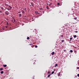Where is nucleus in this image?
Segmentation results:
<instances>
[{
    "instance_id": "nucleus-45",
    "label": "nucleus",
    "mask_w": 79,
    "mask_h": 79,
    "mask_svg": "<svg viewBox=\"0 0 79 79\" xmlns=\"http://www.w3.org/2000/svg\"><path fill=\"white\" fill-rule=\"evenodd\" d=\"M32 1H33L34 2V0H32Z\"/></svg>"
},
{
    "instance_id": "nucleus-40",
    "label": "nucleus",
    "mask_w": 79,
    "mask_h": 79,
    "mask_svg": "<svg viewBox=\"0 0 79 79\" xmlns=\"http://www.w3.org/2000/svg\"><path fill=\"white\" fill-rule=\"evenodd\" d=\"M14 22H15V19H14Z\"/></svg>"
},
{
    "instance_id": "nucleus-33",
    "label": "nucleus",
    "mask_w": 79,
    "mask_h": 79,
    "mask_svg": "<svg viewBox=\"0 0 79 79\" xmlns=\"http://www.w3.org/2000/svg\"><path fill=\"white\" fill-rule=\"evenodd\" d=\"M48 74H50V72H48Z\"/></svg>"
},
{
    "instance_id": "nucleus-24",
    "label": "nucleus",
    "mask_w": 79,
    "mask_h": 79,
    "mask_svg": "<svg viewBox=\"0 0 79 79\" xmlns=\"http://www.w3.org/2000/svg\"><path fill=\"white\" fill-rule=\"evenodd\" d=\"M29 39H30V38H29V37H27V39L29 40Z\"/></svg>"
},
{
    "instance_id": "nucleus-17",
    "label": "nucleus",
    "mask_w": 79,
    "mask_h": 79,
    "mask_svg": "<svg viewBox=\"0 0 79 79\" xmlns=\"http://www.w3.org/2000/svg\"><path fill=\"white\" fill-rule=\"evenodd\" d=\"M74 37V38H76V37H77V36H76V35H75L73 36Z\"/></svg>"
},
{
    "instance_id": "nucleus-47",
    "label": "nucleus",
    "mask_w": 79,
    "mask_h": 79,
    "mask_svg": "<svg viewBox=\"0 0 79 79\" xmlns=\"http://www.w3.org/2000/svg\"><path fill=\"white\" fill-rule=\"evenodd\" d=\"M33 79H34V78H33Z\"/></svg>"
},
{
    "instance_id": "nucleus-8",
    "label": "nucleus",
    "mask_w": 79,
    "mask_h": 79,
    "mask_svg": "<svg viewBox=\"0 0 79 79\" xmlns=\"http://www.w3.org/2000/svg\"><path fill=\"white\" fill-rule=\"evenodd\" d=\"M77 64H78V66H79V60H78L77 61Z\"/></svg>"
},
{
    "instance_id": "nucleus-13",
    "label": "nucleus",
    "mask_w": 79,
    "mask_h": 79,
    "mask_svg": "<svg viewBox=\"0 0 79 79\" xmlns=\"http://www.w3.org/2000/svg\"><path fill=\"white\" fill-rule=\"evenodd\" d=\"M6 10H10V9L8 8H6Z\"/></svg>"
},
{
    "instance_id": "nucleus-25",
    "label": "nucleus",
    "mask_w": 79,
    "mask_h": 79,
    "mask_svg": "<svg viewBox=\"0 0 79 79\" xmlns=\"http://www.w3.org/2000/svg\"><path fill=\"white\" fill-rule=\"evenodd\" d=\"M60 3H57V5H60Z\"/></svg>"
},
{
    "instance_id": "nucleus-28",
    "label": "nucleus",
    "mask_w": 79,
    "mask_h": 79,
    "mask_svg": "<svg viewBox=\"0 0 79 79\" xmlns=\"http://www.w3.org/2000/svg\"><path fill=\"white\" fill-rule=\"evenodd\" d=\"M77 69H79V67H77Z\"/></svg>"
},
{
    "instance_id": "nucleus-35",
    "label": "nucleus",
    "mask_w": 79,
    "mask_h": 79,
    "mask_svg": "<svg viewBox=\"0 0 79 79\" xmlns=\"http://www.w3.org/2000/svg\"><path fill=\"white\" fill-rule=\"evenodd\" d=\"M0 13H2V11H0Z\"/></svg>"
},
{
    "instance_id": "nucleus-15",
    "label": "nucleus",
    "mask_w": 79,
    "mask_h": 79,
    "mask_svg": "<svg viewBox=\"0 0 79 79\" xmlns=\"http://www.w3.org/2000/svg\"><path fill=\"white\" fill-rule=\"evenodd\" d=\"M54 73H55V72L54 71H52V74H53Z\"/></svg>"
},
{
    "instance_id": "nucleus-38",
    "label": "nucleus",
    "mask_w": 79,
    "mask_h": 79,
    "mask_svg": "<svg viewBox=\"0 0 79 79\" xmlns=\"http://www.w3.org/2000/svg\"><path fill=\"white\" fill-rule=\"evenodd\" d=\"M24 10H26V8H25L24 9Z\"/></svg>"
},
{
    "instance_id": "nucleus-43",
    "label": "nucleus",
    "mask_w": 79,
    "mask_h": 79,
    "mask_svg": "<svg viewBox=\"0 0 79 79\" xmlns=\"http://www.w3.org/2000/svg\"><path fill=\"white\" fill-rule=\"evenodd\" d=\"M43 14L44 13V11H43Z\"/></svg>"
},
{
    "instance_id": "nucleus-32",
    "label": "nucleus",
    "mask_w": 79,
    "mask_h": 79,
    "mask_svg": "<svg viewBox=\"0 0 79 79\" xmlns=\"http://www.w3.org/2000/svg\"><path fill=\"white\" fill-rule=\"evenodd\" d=\"M6 28H7V27H8L7 26H5Z\"/></svg>"
},
{
    "instance_id": "nucleus-4",
    "label": "nucleus",
    "mask_w": 79,
    "mask_h": 79,
    "mask_svg": "<svg viewBox=\"0 0 79 79\" xmlns=\"http://www.w3.org/2000/svg\"><path fill=\"white\" fill-rule=\"evenodd\" d=\"M60 74H61V73H59L58 74V76H60Z\"/></svg>"
},
{
    "instance_id": "nucleus-18",
    "label": "nucleus",
    "mask_w": 79,
    "mask_h": 79,
    "mask_svg": "<svg viewBox=\"0 0 79 79\" xmlns=\"http://www.w3.org/2000/svg\"><path fill=\"white\" fill-rule=\"evenodd\" d=\"M5 5H6V6H9V5H8L7 4H6Z\"/></svg>"
},
{
    "instance_id": "nucleus-3",
    "label": "nucleus",
    "mask_w": 79,
    "mask_h": 79,
    "mask_svg": "<svg viewBox=\"0 0 79 79\" xmlns=\"http://www.w3.org/2000/svg\"><path fill=\"white\" fill-rule=\"evenodd\" d=\"M55 54V52H52V55H53Z\"/></svg>"
},
{
    "instance_id": "nucleus-23",
    "label": "nucleus",
    "mask_w": 79,
    "mask_h": 79,
    "mask_svg": "<svg viewBox=\"0 0 79 79\" xmlns=\"http://www.w3.org/2000/svg\"><path fill=\"white\" fill-rule=\"evenodd\" d=\"M74 19H75V20H76V19H77V17L74 18Z\"/></svg>"
},
{
    "instance_id": "nucleus-26",
    "label": "nucleus",
    "mask_w": 79,
    "mask_h": 79,
    "mask_svg": "<svg viewBox=\"0 0 79 79\" xmlns=\"http://www.w3.org/2000/svg\"><path fill=\"white\" fill-rule=\"evenodd\" d=\"M75 32L76 33H77V32H78L77 31H75Z\"/></svg>"
},
{
    "instance_id": "nucleus-9",
    "label": "nucleus",
    "mask_w": 79,
    "mask_h": 79,
    "mask_svg": "<svg viewBox=\"0 0 79 79\" xmlns=\"http://www.w3.org/2000/svg\"><path fill=\"white\" fill-rule=\"evenodd\" d=\"M3 66L4 67H6L7 66L6 64L3 65Z\"/></svg>"
},
{
    "instance_id": "nucleus-46",
    "label": "nucleus",
    "mask_w": 79,
    "mask_h": 79,
    "mask_svg": "<svg viewBox=\"0 0 79 79\" xmlns=\"http://www.w3.org/2000/svg\"><path fill=\"white\" fill-rule=\"evenodd\" d=\"M31 47H32V46H31Z\"/></svg>"
},
{
    "instance_id": "nucleus-6",
    "label": "nucleus",
    "mask_w": 79,
    "mask_h": 79,
    "mask_svg": "<svg viewBox=\"0 0 79 79\" xmlns=\"http://www.w3.org/2000/svg\"><path fill=\"white\" fill-rule=\"evenodd\" d=\"M3 69V68H1L0 69V71H2V70Z\"/></svg>"
},
{
    "instance_id": "nucleus-37",
    "label": "nucleus",
    "mask_w": 79,
    "mask_h": 79,
    "mask_svg": "<svg viewBox=\"0 0 79 79\" xmlns=\"http://www.w3.org/2000/svg\"><path fill=\"white\" fill-rule=\"evenodd\" d=\"M10 9H11V8H12V7H10Z\"/></svg>"
},
{
    "instance_id": "nucleus-10",
    "label": "nucleus",
    "mask_w": 79,
    "mask_h": 79,
    "mask_svg": "<svg viewBox=\"0 0 79 79\" xmlns=\"http://www.w3.org/2000/svg\"><path fill=\"white\" fill-rule=\"evenodd\" d=\"M46 8L47 9H49V8H48V6H46Z\"/></svg>"
},
{
    "instance_id": "nucleus-5",
    "label": "nucleus",
    "mask_w": 79,
    "mask_h": 79,
    "mask_svg": "<svg viewBox=\"0 0 79 79\" xmlns=\"http://www.w3.org/2000/svg\"><path fill=\"white\" fill-rule=\"evenodd\" d=\"M58 66V64H55L54 67H55V68H56V66Z\"/></svg>"
},
{
    "instance_id": "nucleus-34",
    "label": "nucleus",
    "mask_w": 79,
    "mask_h": 79,
    "mask_svg": "<svg viewBox=\"0 0 79 79\" xmlns=\"http://www.w3.org/2000/svg\"><path fill=\"white\" fill-rule=\"evenodd\" d=\"M31 5H32V6H33V4L32 3H31Z\"/></svg>"
},
{
    "instance_id": "nucleus-12",
    "label": "nucleus",
    "mask_w": 79,
    "mask_h": 79,
    "mask_svg": "<svg viewBox=\"0 0 79 79\" xmlns=\"http://www.w3.org/2000/svg\"><path fill=\"white\" fill-rule=\"evenodd\" d=\"M40 10H43V9L42 8H40Z\"/></svg>"
},
{
    "instance_id": "nucleus-41",
    "label": "nucleus",
    "mask_w": 79,
    "mask_h": 79,
    "mask_svg": "<svg viewBox=\"0 0 79 79\" xmlns=\"http://www.w3.org/2000/svg\"><path fill=\"white\" fill-rule=\"evenodd\" d=\"M9 6V7H11V6Z\"/></svg>"
},
{
    "instance_id": "nucleus-39",
    "label": "nucleus",
    "mask_w": 79,
    "mask_h": 79,
    "mask_svg": "<svg viewBox=\"0 0 79 79\" xmlns=\"http://www.w3.org/2000/svg\"><path fill=\"white\" fill-rule=\"evenodd\" d=\"M37 14H39V12H37Z\"/></svg>"
},
{
    "instance_id": "nucleus-7",
    "label": "nucleus",
    "mask_w": 79,
    "mask_h": 79,
    "mask_svg": "<svg viewBox=\"0 0 79 79\" xmlns=\"http://www.w3.org/2000/svg\"><path fill=\"white\" fill-rule=\"evenodd\" d=\"M3 73H4L3 71H2L0 73L1 74H3Z\"/></svg>"
},
{
    "instance_id": "nucleus-14",
    "label": "nucleus",
    "mask_w": 79,
    "mask_h": 79,
    "mask_svg": "<svg viewBox=\"0 0 79 79\" xmlns=\"http://www.w3.org/2000/svg\"><path fill=\"white\" fill-rule=\"evenodd\" d=\"M70 53H73V50H70Z\"/></svg>"
},
{
    "instance_id": "nucleus-19",
    "label": "nucleus",
    "mask_w": 79,
    "mask_h": 79,
    "mask_svg": "<svg viewBox=\"0 0 79 79\" xmlns=\"http://www.w3.org/2000/svg\"><path fill=\"white\" fill-rule=\"evenodd\" d=\"M22 13L23 14V13H24V12L23 11V10H22Z\"/></svg>"
},
{
    "instance_id": "nucleus-30",
    "label": "nucleus",
    "mask_w": 79,
    "mask_h": 79,
    "mask_svg": "<svg viewBox=\"0 0 79 79\" xmlns=\"http://www.w3.org/2000/svg\"><path fill=\"white\" fill-rule=\"evenodd\" d=\"M18 13H21V11L18 12Z\"/></svg>"
},
{
    "instance_id": "nucleus-42",
    "label": "nucleus",
    "mask_w": 79,
    "mask_h": 79,
    "mask_svg": "<svg viewBox=\"0 0 79 79\" xmlns=\"http://www.w3.org/2000/svg\"><path fill=\"white\" fill-rule=\"evenodd\" d=\"M65 51H66V50H64V52H65Z\"/></svg>"
},
{
    "instance_id": "nucleus-20",
    "label": "nucleus",
    "mask_w": 79,
    "mask_h": 79,
    "mask_svg": "<svg viewBox=\"0 0 79 79\" xmlns=\"http://www.w3.org/2000/svg\"><path fill=\"white\" fill-rule=\"evenodd\" d=\"M6 24H7V25H8V26L9 25V23H8V22H6Z\"/></svg>"
},
{
    "instance_id": "nucleus-21",
    "label": "nucleus",
    "mask_w": 79,
    "mask_h": 79,
    "mask_svg": "<svg viewBox=\"0 0 79 79\" xmlns=\"http://www.w3.org/2000/svg\"><path fill=\"white\" fill-rule=\"evenodd\" d=\"M35 48H37V45H35Z\"/></svg>"
},
{
    "instance_id": "nucleus-27",
    "label": "nucleus",
    "mask_w": 79,
    "mask_h": 79,
    "mask_svg": "<svg viewBox=\"0 0 79 79\" xmlns=\"http://www.w3.org/2000/svg\"><path fill=\"white\" fill-rule=\"evenodd\" d=\"M62 42H64V40H62Z\"/></svg>"
},
{
    "instance_id": "nucleus-44",
    "label": "nucleus",
    "mask_w": 79,
    "mask_h": 79,
    "mask_svg": "<svg viewBox=\"0 0 79 79\" xmlns=\"http://www.w3.org/2000/svg\"><path fill=\"white\" fill-rule=\"evenodd\" d=\"M51 74H52L51 73V74H50V75H51Z\"/></svg>"
},
{
    "instance_id": "nucleus-31",
    "label": "nucleus",
    "mask_w": 79,
    "mask_h": 79,
    "mask_svg": "<svg viewBox=\"0 0 79 79\" xmlns=\"http://www.w3.org/2000/svg\"><path fill=\"white\" fill-rule=\"evenodd\" d=\"M29 45H32V44H30Z\"/></svg>"
},
{
    "instance_id": "nucleus-36",
    "label": "nucleus",
    "mask_w": 79,
    "mask_h": 79,
    "mask_svg": "<svg viewBox=\"0 0 79 79\" xmlns=\"http://www.w3.org/2000/svg\"><path fill=\"white\" fill-rule=\"evenodd\" d=\"M61 37H63V35H61Z\"/></svg>"
},
{
    "instance_id": "nucleus-11",
    "label": "nucleus",
    "mask_w": 79,
    "mask_h": 79,
    "mask_svg": "<svg viewBox=\"0 0 79 79\" xmlns=\"http://www.w3.org/2000/svg\"><path fill=\"white\" fill-rule=\"evenodd\" d=\"M73 39V38H70V42H71V40H72V39Z\"/></svg>"
},
{
    "instance_id": "nucleus-2",
    "label": "nucleus",
    "mask_w": 79,
    "mask_h": 79,
    "mask_svg": "<svg viewBox=\"0 0 79 79\" xmlns=\"http://www.w3.org/2000/svg\"><path fill=\"white\" fill-rule=\"evenodd\" d=\"M22 16V14H19V16L20 18Z\"/></svg>"
},
{
    "instance_id": "nucleus-22",
    "label": "nucleus",
    "mask_w": 79,
    "mask_h": 79,
    "mask_svg": "<svg viewBox=\"0 0 79 79\" xmlns=\"http://www.w3.org/2000/svg\"><path fill=\"white\" fill-rule=\"evenodd\" d=\"M51 5H52V3H51L50 4H49V6H51Z\"/></svg>"
},
{
    "instance_id": "nucleus-1",
    "label": "nucleus",
    "mask_w": 79,
    "mask_h": 79,
    "mask_svg": "<svg viewBox=\"0 0 79 79\" xmlns=\"http://www.w3.org/2000/svg\"><path fill=\"white\" fill-rule=\"evenodd\" d=\"M6 14L7 15H8V14H9V13H8V12L7 11H6Z\"/></svg>"
},
{
    "instance_id": "nucleus-29",
    "label": "nucleus",
    "mask_w": 79,
    "mask_h": 79,
    "mask_svg": "<svg viewBox=\"0 0 79 79\" xmlns=\"http://www.w3.org/2000/svg\"><path fill=\"white\" fill-rule=\"evenodd\" d=\"M78 77H79V74H78L77 75Z\"/></svg>"
},
{
    "instance_id": "nucleus-16",
    "label": "nucleus",
    "mask_w": 79,
    "mask_h": 79,
    "mask_svg": "<svg viewBox=\"0 0 79 79\" xmlns=\"http://www.w3.org/2000/svg\"><path fill=\"white\" fill-rule=\"evenodd\" d=\"M50 74H49V75H48V77H50Z\"/></svg>"
}]
</instances>
